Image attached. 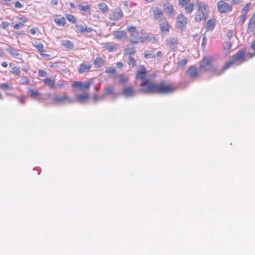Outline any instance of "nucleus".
<instances>
[{
    "label": "nucleus",
    "mask_w": 255,
    "mask_h": 255,
    "mask_svg": "<svg viewBox=\"0 0 255 255\" xmlns=\"http://www.w3.org/2000/svg\"><path fill=\"white\" fill-rule=\"evenodd\" d=\"M147 72L143 65H140L136 71L135 78L141 80L140 91L143 94H169L175 91L176 88L172 83H168L165 81L159 83L151 82L149 79L146 78Z\"/></svg>",
    "instance_id": "f257e3e1"
},
{
    "label": "nucleus",
    "mask_w": 255,
    "mask_h": 255,
    "mask_svg": "<svg viewBox=\"0 0 255 255\" xmlns=\"http://www.w3.org/2000/svg\"><path fill=\"white\" fill-rule=\"evenodd\" d=\"M127 30L129 34V42L131 45L139 42L143 43L148 39V36L140 37L138 30L134 26L127 27Z\"/></svg>",
    "instance_id": "f03ea898"
},
{
    "label": "nucleus",
    "mask_w": 255,
    "mask_h": 255,
    "mask_svg": "<svg viewBox=\"0 0 255 255\" xmlns=\"http://www.w3.org/2000/svg\"><path fill=\"white\" fill-rule=\"evenodd\" d=\"M213 58L211 56L204 57L200 62L199 70L201 72H205L209 71L212 67Z\"/></svg>",
    "instance_id": "7ed1b4c3"
},
{
    "label": "nucleus",
    "mask_w": 255,
    "mask_h": 255,
    "mask_svg": "<svg viewBox=\"0 0 255 255\" xmlns=\"http://www.w3.org/2000/svg\"><path fill=\"white\" fill-rule=\"evenodd\" d=\"M196 4L198 11L202 13V17L204 20H206L209 11L208 5L201 0H197Z\"/></svg>",
    "instance_id": "20e7f679"
},
{
    "label": "nucleus",
    "mask_w": 255,
    "mask_h": 255,
    "mask_svg": "<svg viewBox=\"0 0 255 255\" xmlns=\"http://www.w3.org/2000/svg\"><path fill=\"white\" fill-rule=\"evenodd\" d=\"M178 3L187 14L191 13L194 10V3L191 2V0H178Z\"/></svg>",
    "instance_id": "39448f33"
},
{
    "label": "nucleus",
    "mask_w": 255,
    "mask_h": 255,
    "mask_svg": "<svg viewBox=\"0 0 255 255\" xmlns=\"http://www.w3.org/2000/svg\"><path fill=\"white\" fill-rule=\"evenodd\" d=\"M246 49L245 48L238 50L236 54L232 56V60L235 64H240L245 61V54Z\"/></svg>",
    "instance_id": "423d86ee"
},
{
    "label": "nucleus",
    "mask_w": 255,
    "mask_h": 255,
    "mask_svg": "<svg viewBox=\"0 0 255 255\" xmlns=\"http://www.w3.org/2000/svg\"><path fill=\"white\" fill-rule=\"evenodd\" d=\"M159 26L162 35L166 34L170 31V24L165 17L160 19Z\"/></svg>",
    "instance_id": "0eeeda50"
},
{
    "label": "nucleus",
    "mask_w": 255,
    "mask_h": 255,
    "mask_svg": "<svg viewBox=\"0 0 255 255\" xmlns=\"http://www.w3.org/2000/svg\"><path fill=\"white\" fill-rule=\"evenodd\" d=\"M92 84V80H88L85 83H83L81 81L74 82L72 86L74 89H79L81 91L89 90L91 85Z\"/></svg>",
    "instance_id": "6e6552de"
},
{
    "label": "nucleus",
    "mask_w": 255,
    "mask_h": 255,
    "mask_svg": "<svg viewBox=\"0 0 255 255\" xmlns=\"http://www.w3.org/2000/svg\"><path fill=\"white\" fill-rule=\"evenodd\" d=\"M187 23V18L183 14H179L176 17V26L181 29H183Z\"/></svg>",
    "instance_id": "1a4fd4ad"
},
{
    "label": "nucleus",
    "mask_w": 255,
    "mask_h": 255,
    "mask_svg": "<svg viewBox=\"0 0 255 255\" xmlns=\"http://www.w3.org/2000/svg\"><path fill=\"white\" fill-rule=\"evenodd\" d=\"M217 7L220 13H227L232 10V6L224 0H220L217 3Z\"/></svg>",
    "instance_id": "9d476101"
},
{
    "label": "nucleus",
    "mask_w": 255,
    "mask_h": 255,
    "mask_svg": "<svg viewBox=\"0 0 255 255\" xmlns=\"http://www.w3.org/2000/svg\"><path fill=\"white\" fill-rule=\"evenodd\" d=\"M124 16L122 9L119 7L115 8L109 14L110 19L114 21H118L121 19Z\"/></svg>",
    "instance_id": "9b49d317"
},
{
    "label": "nucleus",
    "mask_w": 255,
    "mask_h": 255,
    "mask_svg": "<svg viewBox=\"0 0 255 255\" xmlns=\"http://www.w3.org/2000/svg\"><path fill=\"white\" fill-rule=\"evenodd\" d=\"M185 74L191 79L197 78L199 76L197 68L194 65L189 66Z\"/></svg>",
    "instance_id": "f8f14e48"
},
{
    "label": "nucleus",
    "mask_w": 255,
    "mask_h": 255,
    "mask_svg": "<svg viewBox=\"0 0 255 255\" xmlns=\"http://www.w3.org/2000/svg\"><path fill=\"white\" fill-rule=\"evenodd\" d=\"M164 12L168 15H173L175 12L173 5L168 1H166L163 5Z\"/></svg>",
    "instance_id": "ddd939ff"
},
{
    "label": "nucleus",
    "mask_w": 255,
    "mask_h": 255,
    "mask_svg": "<svg viewBox=\"0 0 255 255\" xmlns=\"http://www.w3.org/2000/svg\"><path fill=\"white\" fill-rule=\"evenodd\" d=\"M92 67V64L88 61L83 62L79 65L78 73L82 74L84 72H89Z\"/></svg>",
    "instance_id": "4468645a"
},
{
    "label": "nucleus",
    "mask_w": 255,
    "mask_h": 255,
    "mask_svg": "<svg viewBox=\"0 0 255 255\" xmlns=\"http://www.w3.org/2000/svg\"><path fill=\"white\" fill-rule=\"evenodd\" d=\"M33 46L35 47L38 52L40 53V55L48 59H50V55L49 54H45L43 53L44 52V46L42 43L41 42H35L34 43Z\"/></svg>",
    "instance_id": "2eb2a0df"
},
{
    "label": "nucleus",
    "mask_w": 255,
    "mask_h": 255,
    "mask_svg": "<svg viewBox=\"0 0 255 255\" xmlns=\"http://www.w3.org/2000/svg\"><path fill=\"white\" fill-rule=\"evenodd\" d=\"M54 102L56 103H60L62 102H72V100L68 97L66 94H63L62 97H55L53 99Z\"/></svg>",
    "instance_id": "dca6fc26"
},
{
    "label": "nucleus",
    "mask_w": 255,
    "mask_h": 255,
    "mask_svg": "<svg viewBox=\"0 0 255 255\" xmlns=\"http://www.w3.org/2000/svg\"><path fill=\"white\" fill-rule=\"evenodd\" d=\"M136 53V49L134 46H130L127 45L126 48L124 50V57H128L130 56H133Z\"/></svg>",
    "instance_id": "f3484780"
},
{
    "label": "nucleus",
    "mask_w": 255,
    "mask_h": 255,
    "mask_svg": "<svg viewBox=\"0 0 255 255\" xmlns=\"http://www.w3.org/2000/svg\"><path fill=\"white\" fill-rule=\"evenodd\" d=\"M166 45L172 49L173 50H175L177 47L176 45L178 43V39L175 37H171L167 39L166 41Z\"/></svg>",
    "instance_id": "a211bd4d"
},
{
    "label": "nucleus",
    "mask_w": 255,
    "mask_h": 255,
    "mask_svg": "<svg viewBox=\"0 0 255 255\" xmlns=\"http://www.w3.org/2000/svg\"><path fill=\"white\" fill-rule=\"evenodd\" d=\"M113 35L116 39L118 40H121L127 37L126 31L125 30L114 31L113 32Z\"/></svg>",
    "instance_id": "6ab92c4d"
},
{
    "label": "nucleus",
    "mask_w": 255,
    "mask_h": 255,
    "mask_svg": "<svg viewBox=\"0 0 255 255\" xmlns=\"http://www.w3.org/2000/svg\"><path fill=\"white\" fill-rule=\"evenodd\" d=\"M78 7L79 8L80 10L82 11V13L84 15H89L91 14V6L89 4H86L85 5L79 4Z\"/></svg>",
    "instance_id": "aec40b11"
},
{
    "label": "nucleus",
    "mask_w": 255,
    "mask_h": 255,
    "mask_svg": "<svg viewBox=\"0 0 255 255\" xmlns=\"http://www.w3.org/2000/svg\"><path fill=\"white\" fill-rule=\"evenodd\" d=\"M153 17L154 20H157L160 17H163V13L161 9L157 7L152 9Z\"/></svg>",
    "instance_id": "412c9836"
},
{
    "label": "nucleus",
    "mask_w": 255,
    "mask_h": 255,
    "mask_svg": "<svg viewBox=\"0 0 255 255\" xmlns=\"http://www.w3.org/2000/svg\"><path fill=\"white\" fill-rule=\"evenodd\" d=\"M105 61L100 56H97L94 60V65L97 68H101L105 65Z\"/></svg>",
    "instance_id": "4be33fe9"
},
{
    "label": "nucleus",
    "mask_w": 255,
    "mask_h": 255,
    "mask_svg": "<svg viewBox=\"0 0 255 255\" xmlns=\"http://www.w3.org/2000/svg\"><path fill=\"white\" fill-rule=\"evenodd\" d=\"M102 45L105 49L110 52H113L118 49V45L116 44H112L110 43H104Z\"/></svg>",
    "instance_id": "5701e85b"
},
{
    "label": "nucleus",
    "mask_w": 255,
    "mask_h": 255,
    "mask_svg": "<svg viewBox=\"0 0 255 255\" xmlns=\"http://www.w3.org/2000/svg\"><path fill=\"white\" fill-rule=\"evenodd\" d=\"M54 21L58 26H65L66 24V21L65 17L62 16L59 18L57 14L54 16Z\"/></svg>",
    "instance_id": "b1692460"
},
{
    "label": "nucleus",
    "mask_w": 255,
    "mask_h": 255,
    "mask_svg": "<svg viewBox=\"0 0 255 255\" xmlns=\"http://www.w3.org/2000/svg\"><path fill=\"white\" fill-rule=\"evenodd\" d=\"M76 98L78 102L83 103L87 101L89 99V95L87 93L77 94L76 96Z\"/></svg>",
    "instance_id": "393cba45"
},
{
    "label": "nucleus",
    "mask_w": 255,
    "mask_h": 255,
    "mask_svg": "<svg viewBox=\"0 0 255 255\" xmlns=\"http://www.w3.org/2000/svg\"><path fill=\"white\" fill-rule=\"evenodd\" d=\"M76 27L78 31L80 33H84V32H91L93 29L91 27H85L83 25H76Z\"/></svg>",
    "instance_id": "a878e982"
},
{
    "label": "nucleus",
    "mask_w": 255,
    "mask_h": 255,
    "mask_svg": "<svg viewBox=\"0 0 255 255\" xmlns=\"http://www.w3.org/2000/svg\"><path fill=\"white\" fill-rule=\"evenodd\" d=\"M215 24V18H211L209 19L206 25V30L207 31H211L212 30Z\"/></svg>",
    "instance_id": "bb28decb"
},
{
    "label": "nucleus",
    "mask_w": 255,
    "mask_h": 255,
    "mask_svg": "<svg viewBox=\"0 0 255 255\" xmlns=\"http://www.w3.org/2000/svg\"><path fill=\"white\" fill-rule=\"evenodd\" d=\"M98 7L100 11L103 13H106L109 11V7L105 3H99L98 4Z\"/></svg>",
    "instance_id": "cd10ccee"
},
{
    "label": "nucleus",
    "mask_w": 255,
    "mask_h": 255,
    "mask_svg": "<svg viewBox=\"0 0 255 255\" xmlns=\"http://www.w3.org/2000/svg\"><path fill=\"white\" fill-rule=\"evenodd\" d=\"M44 84L49 86L50 89H54L56 88L55 81L54 79L46 78L43 80Z\"/></svg>",
    "instance_id": "c85d7f7f"
},
{
    "label": "nucleus",
    "mask_w": 255,
    "mask_h": 255,
    "mask_svg": "<svg viewBox=\"0 0 255 255\" xmlns=\"http://www.w3.org/2000/svg\"><path fill=\"white\" fill-rule=\"evenodd\" d=\"M123 93L127 97H130L133 96L134 90L131 87H126L123 90Z\"/></svg>",
    "instance_id": "c756f323"
},
{
    "label": "nucleus",
    "mask_w": 255,
    "mask_h": 255,
    "mask_svg": "<svg viewBox=\"0 0 255 255\" xmlns=\"http://www.w3.org/2000/svg\"><path fill=\"white\" fill-rule=\"evenodd\" d=\"M235 63L233 61V60L232 59L231 60L228 61L227 62L224 66L223 67L222 70L219 72L217 73V75H220L222 74L225 71L227 70L229 67H230L233 65L235 64Z\"/></svg>",
    "instance_id": "7c9ffc66"
},
{
    "label": "nucleus",
    "mask_w": 255,
    "mask_h": 255,
    "mask_svg": "<svg viewBox=\"0 0 255 255\" xmlns=\"http://www.w3.org/2000/svg\"><path fill=\"white\" fill-rule=\"evenodd\" d=\"M128 57V64L132 67H135L136 64V60L133 57V56H130L127 57Z\"/></svg>",
    "instance_id": "2f4dec72"
},
{
    "label": "nucleus",
    "mask_w": 255,
    "mask_h": 255,
    "mask_svg": "<svg viewBox=\"0 0 255 255\" xmlns=\"http://www.w3.org/2000/svg\"><path fill=\"white\" fill-rule=\"evenodd\" d=\"M61 45L69 49H72L74 47L73 43L69 40H63L61 42Z\"/></svg>",
    "instance_id": "473e14b6"
},
{
    "label": "nucleus",
    "mask_w": 255,
    "mask_h": 255,
    "mask_svg": "<svg viewBox=\"0 0 255 255\" xmlns=\"http://www.w3.org/2000/svg\"><path fill=\"white\" fill-rule=\"evenodd\" d=\"M232 47V43L229 41H226L223 43V47L225 50H226V52L229 53Z\"/></svg>",
    "instance_id": "72a5a7b5"
},
{
    "label": "nucleus",
    "mask_w": 255,
    "mask_h": 255,
    "mask_svg": "<svg viewBox=\"0 0 255 255\" xmlns=\"http://www.w3.org/2000/svg\"><path fill=\"white\" fill-rule=\"evenodd\" d=\"M247 14L246 13H242V15L238 17V23L242 24L245 21Z\"/></svg>",
    "instance_id": "f704fd0d"
},
{
    "label": "nucleus",
    "mask_w": 255,
    "mask_h": 255,
    "mask_svg": "<svg viewBox=\"0 0 255 255\" xmlns=\"http://www.w3.org/2000/svg\"><path fill=\"white\" fill-rule=\"evenodd\" d=\"M114 92V88L113 86H107L105 88V93L107 95H112Z\"/></svg>",
    "instance_id": "c9c22d12"
},
{
    "label": "nucleus",
    "mask_w": 255,
    "mask_h": 255,
    "mask_svg": "<svg viewBox=\"0 0 255 255\" xmlns=\"http://www.w3.org/2000/svg\"><path fill=\"white\" fill-rule=\"evenodd\" d=\"M66 19L70 22L75 23L76 22V19L75 16L71 14H68L66 15Z\"/></svg>",
    "instance_id": "e433bc0d"
},
{
    "label": "nucleus",
    "mask_w": 255,
    "mask_h": 255,
    "mask_svg": "<svg viewBox=\"0 0 255 255\" xmlns=\"http://www.w3.org/2000/svg\"><path fill=\"white\" fill-rule=\"evenodd\" d=\"M248 29L253 31L255 29V21L251 20L250 19L249 25H248Z\"/></svg>",
    "instance_id": "4c0bfd02"
},
{
    "label": "nucleus",
    "mask_w": 255,
    "mask_h": 255,
    "mask_svg": "<svg viewBox=\"0 0 255 255\" xmlns=\"http://www.w3.org/2000/svg\"><path fill=\"white\" fill-rule=\"evenodd\" d=\"M105 72L109 74H115L116 73L117 71L114 68L109 67L106 69Z\"/></svg>",
    "instance_id": "58836bf2"
},
{
    "label": "nucleus",
    "mask_w": 255,
    "mask_h": 255,
    "mask_svg": "<svg viewBox=\"0 0 255 255\" xmlns=\"http://www.w3.org/2000/svg\"><path fill=\"white\" fill-rule=\"evenodd\" d=\"M1 89H3V90H5V91H9V90L11 91L12 90L13 88L11 85L2 84H1Z\"/></svg>",
    "instance_id": "ea45409f"
},
{
    "label": "nucleus",
    "mask_w": 255,
    "mask_h": 255,
    "mask_svg": "<svg viewBox=\"0 0 255 255\" xmlns=\"http://www.w3.org/2000/svg\"><path fill=\"white\" fill-rule=\"evenodd\" d=\"M10 72L13 74L18 75L20 74V70L18 67H14L11 69V70Z\"/></svg>",
    "instance_id": "a19ab883"
},
{
    "label": "nucleus",
    "mask_w": 255,
    "mask_h": 255,
    "mask_svg": "<svg viewBox=\"0 0 255 255\" xmlns=\"http://www.w3.org/2000/svg\"><path fill=\"white\" fill-rule=\"evenodd\" d=\"M187 60L186 59H181L178 62V66L181 67L185 66L187 63Z\"/></svg>",
    "instance_id": "79ce46f5"
},
{
    "label": "nucleus",
    "mask_w": 255,
    "mask_h": 255,
    "mask_svg": "<svg viewBox=\"0 0 255 255\" xmlns=\"http://www.w3.org/2000/svg\"><path fill=\"white\" fill-rule=\"evenodd\" d=\"M40 95L39 93L37 91L33 89L30 90V96L31 97H37Z\"/></svg>",
    "instance_id": "37998d69"
},
{
    "label": "nucleus",
    "mask_w": 255,
    "mask_h": 255,
    "mask_svg": "<svg viewBox=\"0 0 255 255\" xmlns=\"http://www.w3.org/2000/svg\"><path fill=\"white\" fill-rule=\"evenodd\" d=\"M29 83V80L27 77H26L25 76H23L22 77L21 81V84H28Z\"/></svg>",
    "instance_id": "c03bdc74"
},
{
    "label": "nucleus",
    "mask_w": 255,
    "mask_h": 255,
    "mask_svg": "<svg viewBox=\"0 0 255 255\" xmlns=\"http://www.w3.org/2000/svg\"><path fill=\"white\" fill-rule=\"evenodd\" d=\"M24 26V24H23V23H15L13 25V27L15 29H18L21 28Z\"/></svg>",
    "instance_id": "a18cd8bd"
},
{
    "label": "nucleus",
    "mask_w": 255,
    "mask_h": 255,
    "mask_svg": "<svg viewBox=\"0 0 255 255\" xmlns=\"http://www.w3.org/2000/svg\"><path fill=\"white\" fill-rule=\"evenodd\" d=\"M128 78L124 77L122 75L120 76L119 82L121 83H126L128 81Z\"/></svg>",
    "instance_id": "49530a36"
},
{
    "label": "nucleus",
    "mask_w": 255,
    "mask_h": 255,
    "mask_svg": "<svg viewBox=\"0 0 255 255\" xmlns=\"http://www.w3.org/2000/svg\"><path fill=\"white\" fill-rule=\"evenodd\" d=\"M38 74L40 77H45L47 75V73L43 70H39Z\"/></svg>",
    "instance_id": "de8ad7c7"
},
{
    "label": "nucleus",
    "mask_w": 255,
    "mask_h": 255,
    "mask_svg": "<svg viewBox=\"0 0 255 255\" xmlns=\"http://www.w3.org/2000/svg\"><path fill=\"white\" fill-rule=\"evenodd\" d=\"M144 57L147 59L148 58H153L154 57V55L153 54L149 52L148 53H144Z\"/></svg>",
    "instance_id": "09e8293b"
},
{
    "label": "nucleus",
    "mask_w": 255,
    "mask_h": 255,
    "mask_svg": "<svg viewBox=\"0 0 255 255\" xmlns=\"http://www.w3.org/2000/svg\"><path fill=\"white\" fill-rule=\"evenodd\" d=\"M250 5H251L250 3H248L246 4L242 10V13H244V12L247 11L249 9Z\"/></svg>",
    "instance_id": "8fccbe9b"
},
{
    "label": "nucleus",
    "mask_w": 255,
    "mask_h": 255,
    "mask_svg": "<svg viewBox=\"0 0 255 255\" xmlns=\"http://www.w3.org/2000/svg\"><path fill=\"white\" fill-rule=\"evenodd\" d=\"M14 6L17 8H20L22 7V4L18 1H16L14 3Z\"/></svg>",
    "instance_id": "3c124183"
},
{
    "label": "nucleus",
    "mask_w": 255,
    "mask_h": 255,
    "mask_svg": "<svg viewBox=\"0 0 255 255\" xmlns=\"http://www.w3.org/2000/svg\"><path fill=\"white\" fill-rule=\"evenodd\" d=\"M9 25V23L7 21H3L1 24V26L3 28H5Z\"/></svg>",
    "instance_id": "603ef678"
},
{
    "label": "nucleus",
    "mask_w": 255,
    "mask_h": 255,
    "mask_svg": "<svg viewBox=\"0 0 255 255\" xmlns=\"http://www.w3.org/2000/svg\"><path fill=\"white\" fill-rule=\"evenodd\" d=\"M20 21V23H23V24H24L25 23L27 22V20L23 17H18L17 18Z\"/></svg>",
    "instance_id": "864d4df0"
},
{
    "label": "nucleus",
    "mask_w": 255,
    "mask_h": 255,
    "mask_svg": "<svg viewBox=\"0 0 255 255\" xmlns=\"http://www.w3.org/2000/svg\"><path fill=\"white\" fill-rule=\"evenodd\" d=\"M116 66L118 68L122 69L123 67V64L121 62H118L116 63Z\"/></svg>",
    "instance_id": "5fc2aeb1"
},
{
    "label": "nucleus",
    "mask_w": 255,
    "mask_h": 255,
    "mask_svg": "<svg viewBox=\"0 0 255 255\" xmlns=\"http://www.w3.org/2000/svg\"><path fill=\"white\" fill-rule=\"evenodd\" d=\"M7 5H10L12 3V0H3Z\"/></svg>",
    "instance_id": "6e6d98bb"
},
{
    "label": "nucleus",
    "mask_w": 255,
    "mask_h": 255,
    "mask_svg": "<svg viewBox=\"0 0 255 255\" xmlns=\"http://www.w3.org/2000/svg\"><path fill=\"white\" fill-rule=\"evenodd\" d=\"M10 53L11 55L14 56H17L19 55V54L17 53L16 51H10Z\"/></svg>",
    "instance_id": "4d7b16f0"
},
{
    "label": "nucleus",
    "mask_w": 255,
    "mask_h": 255,
    "mask_svg": "<svg viewBox=\"0 0 255 255\" xmlns=\"http://www.w3.org/2000/svg\"><path fill=\"white\" fill-rule=\"evenodd\" d=\"M251 48L255 51V40L253 41V43L251 45Z\"/></svg>",
    "instance_id": "13d9d810"
},
{
    "label": "nucleus",
    "mask_w": 255,
    "mask_h": 255,
    "mask_svg": "<svg viewBox=\"0 0 255 255\" xmlns=\"http://www.w3.org/2000/svg\"><path fill=\"white\" fill-rule=\"evenodd\" d=\"M50 4L52 5H57L58 4L57 0H51L50 1Z\"/></svg>",
    "instance_id": "bf43d9fd"
},
{
    "label": "nucleus",
    "mask_w": 255,
    "mask_h": 255,
    "mask_svg": "<svg viewBox=\"0 0 255 255\" xmlns=\"http://www.w3.org/2000/svg\"><path fill=\"white\" fill-rule=\"evenodd\" d=\"M206 38H205V37H204L202 39V45L203 47H204L205 46V45H206Z\"/></svg>",
    "instance_id": "052dcab7"
},
{
    "label": "nucleus",
    "mask_w": 255,
    "mask_h": 255,
    "mask_svg": "<svg viewBox=\"0 0 255 255\" xmlns=\"http://www.w3.org/2000/svg\"><path fill=\"white\" fill-rule=\"evenodd\" d=\"M29 32L32 35H34L36 33V31L34 28L30 29Z\"/></svg>",
    "instance_id": "680f3d73"
},
{
    "label": "nucleus",
    "mask_w": 255,
    "mask_h": 255,
    "mask_svg": "<svg viewBox=\"0 0 255 255\" xmlns=\"http://www.w3.org/2000/svg\"><path fill=\"white\" fill-rule=\"evenodd\" d=\"M194 20L195 21H196V22H199L201 20V17H200V16L199 15V16H196L195 17V18H194Z\"/></svg>",
    "instance_id": "e2e57ef3"
},
{
    "label": "nucleus",
    "mask_w": 255,
    "mask_h": 255,
    "mask_svg": "<svg viewBox=\"0 0 255 255\" xmlns=\"http://www.w3.org/2000/svg\"><path fill=\"white\" fill-rule=\"evenodd\" d=\"M254 55H255V52L252 53H249L248 54V56H249V58H251L252 57H253Z\"/></svg>",
    "instance_id": "0e129e2a"
},
{
    "label": "nucleus",
    "mask_w": 255,
    "mask_h": 255,
    "mask_svg": "<svg viewBox=\"0 0 255 255\" xmlns=\"http://www.w3.org/2000/svg\"><path fill=\"white\" fill-rule=\"evenodd\" d=\"M99 96L96 95H95L93 96V99L95 102H96L99 99Z\"/></svg>",
    "instance_id": "69168bd1"
},
{
    "label": "nucleus",
    "mask_w": 255,
    "mask_h": 255,
    "mask_svg": "<svg viewBox=\"0 0 255 255\" xmlns=\"http://www.w3.org/2000/svg\"><path fill=\"white\" fill-rule=\"evenodd\" d=\"M93 17H94V18H96V19H98V20H99V19H100V16H99L98 14H94L93 15Z\"/></svg>",
    "instance_id": "338daca9"
},
{
    "label": "nucleus",
    "mask_w": 255,
    "mask_h": 255,
    "mask_svg": "<svg viewBox=\"0 0 255 255\" xmlns=\"http://www.w3.org/2000/svg\"><path fill=\"white\" fill-rule=\"evenodd\" d=\"M251 20H254L255 21V12L253 13L252 17L250 18Z\"/></svg>",
    "instance_id": "774afa93"
}]
</instances>
